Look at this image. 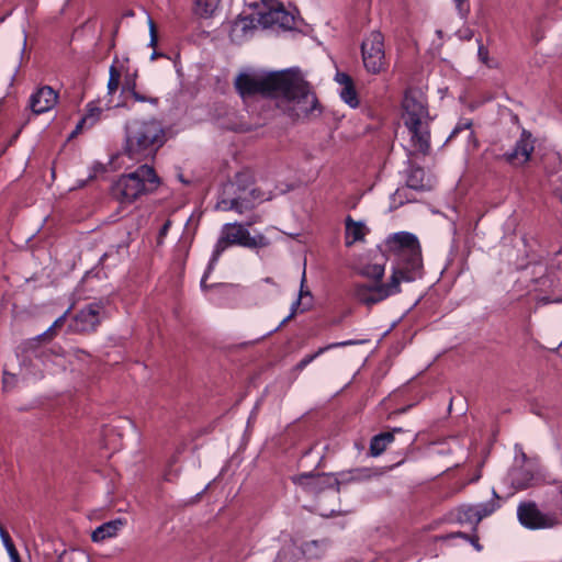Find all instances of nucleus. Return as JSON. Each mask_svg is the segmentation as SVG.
I'll return each mask as SVG.
<instances>
[{"mask_svg": "<svg viewBox=\"0 0 562 562\" xmlns=\"http://www.w3.org/2000/svg\"><path fill=\"white\" fill-rule=\"evenodd\" d=\"M395 255L396 263L392 269L390 280L385 284H355L353 296L358 302L372 306L400 293L402 282H412L420 276L423 268L420 248L402 250Z\"/></svg>", "mask_w": 562, "mask_h": 562, "instance_id": "obj_1", "label": "nucleus"}, {"mask_svg": "<svg viewBox=\"0 0 562 562\" xmlns=\"http://www.w3.org/2000/svg\"><path fill=\"white\" fill-rule=\"evenodd\" d=\"M277 100V108L293 122L308 119L315 111L321 113L315 93L299 71L288 69Z\"/></svg>", "mask_w": 562, "mask_h": 562, "instance_id": "obj_2", "label": "nucleus"}, {"mask_svg": "<svg viewBox=\"0 0 562 562\" xmlns=\"http://www.w3.org/2000/svg\"><path fill=\"white\" fill-rule=\"evenodd\" d=\"M165 142V131L158 120H133L125 125L123 153L130 159L142 161L155 157Z\"/></svg>", "mask_w": 562, "mask_h": 562, "instance_id": "obj_3", "label": "nucleus"}, {"mask_svg": "<svg viewBox=\"0 0 562 562\" xmlns=\"http://www.w3.org/2000/svg\"><path fill=\"white\" fill-rule=\"evenodd\" d=\"M402 108L404 125L411 134L412 146L424 156L428 155L430 151V116L425 95L418 89H407Z\"/></svg>", "mask_w": 562, "mask_h": 562, "instance_id": "obj_4", "label": "nucleus"}, {"mask_svg": "<svg viewBox=\"0 0 562 562\" xmlns=\"http://www.w3.org/2000/svg\"><path fill=\"white\" fill-rule=\"evenodd\" d=\"M160 186L154 167L144 164L134 171L121 175L112 184V195L122 204H131L144 194L153 193Z\"/></svg>", "mask_w": 562, "mask_h": 562, "instance_id": "obj_5", "label": "nucleus"}, {"mask_svg": "<svg viewBox=\"0 0 562 562\" xmlns=\"http://www.w3.org/2000/svg\"><path fill=\"white\" fill-rule=\"evenodd\" d=\"M286 71L288 69L266 75L241 72L235 78L234 86L244 100L258 94L263 98L277 99Z\"/></svg>", "mask_w": 562, "mask_h": 562, "instance_id": "obj_6", "label": "nucleus"}, {"mask_svg": "<svg viewBox=\"0 0 562 562\" xmlns=\"http://www.w3.org/2000/svg\"><path fill=\"white\" fill-rule=\"evenodd\" d=\"M269 239L262 234L251 236L241 223H226L222 226L221 235L214 246L213 262H217L229 246L238 245L249 249H259L269 246Z\"/></svg>", "mask_w": 562, "mask_h": 562, "instance_id": "obj_7", "label": "nucleus"}, {"mask_svg": "<svg viewBox=\"0 0 562 562\" xmlns=\"http://www.w3.org/2000/svg\"><path fill=\"white\" fill-rule=\"evenodd\" d=\"M265 200L263 194L256 188L243 193L236 191V186L224 183L216 202V209L221 211H235L243 214L252 210L258 203Z\"/></svg>", "mask_w": 562, "mask_h": 562, "instance_id": "obj_8", "label": "nucleus"}, {"mask_svg": "<svg viewBox=\"0 0 562 562\" xmlns=\"http://www.w3.org/2000/svg\"><path fill=\"white\" fill-rule=\"evenodd\" d=\"M517 519L524 528L529 530L552 529L560 525V518L555 512H542L532 501L518 504Z\"/></svg>", "mask_w": 562, "mask_h": 562, "instance_id": "obj_9", "label": "nucleus"}, {"mask_svg": "<svg viewBox=\"0 0 562 562\" xmlns=\"http://www.w3.org/2000/svg\"><path fill=\"white\" fill-rule=\"evenodd\" d=\"M257 21L265 29L278 25L283 30H293L296 25L295 16L277 0H262L257 11Z\"/></svg>", "mask_w": 562, "mask_h": 562, "instance_id": "obj_10", "label": "nucleus"}, {"mask_svg": "<svg viewBox=\"0 0 562 562\" xmlns=\"http://www.w3.org/2000/svg\"><path fill=\"white\" fill-rule=\"evenodd\" d=\"M362 60L371 74H379L385 67L384 37L381 32L373 31L361 44Z\"/></svg>", "mask_w": 562, "mask_h": 562, "instance_id": "obj_11", "label": "nucleus"}, {"mask_svg": "<svg viewBox=\"0 0 562 562\" xmlns=\"http://www.w3.org/2000/svg\"><path fill=\"white\" fill-rule=\"evenodd\" d=\"M104 315V304L101 301L87 304L70 319L69 329L76 334L93 333Z\"/></svg>", "mask_w": 562, "mask_h": 562, "instance_id": "obj_12", "label": "nucleus"}, {"mask_svg": "<svg viewBox=\"0 0 562 562\" xmlns=\"http://www.w3.org/2000/svg\"><path fill=\"white\" fill-rule=\"evenodd\" d=\"M533 150L535 139L532 134L524 128L519 138L516 140L514 148L504 154L496 155L495 159L497 161H504L513 167H521L530 160Z\"/></svg>", "mask_w": 562, "mask_h": 562, "instance_id": "obj_13", "label": "nucleus"}, {"mask_svg": "<svg viewBox=\"0 0 562 562\" xmlns=\"http://www.w3.org/2000/svg\"><path fill=\"white\" fill-rule=\"evenodd\" d=\"M294 483L304 486L308 492L321 493L325 490H334L339 493L340 485L338 476L327 473H302L293 479Z\"/></svg>", "mask_w": 562, "mask_h": 562, "instance_id": "obj_14", "label": "nucleus"}, {"mask_svg": "<svg viewBox=\"0 0 562 562\" xmlns=\"http://www.w3.org/2000/svg\"><path fill=\"white\" fill-rule=\"evenodd\" d=\"M58 101V93L49 86H43L33 92L29 100L31 111L38 115L52 110Z\"/></svg>", "mask_w": 562, "mask_h": 562, "instance_id": "obj_15", "label": "nucleus"}, {"mask_svg": "<svg viewBox=\"0 0 562 562\" xmlns=\"http://www.w3.org/2000/svg\"><path fill=\"white\" fill-rule=\"evenodd\" d=\"M406 173V187L408 189L424 192L431 190L430 179L426 177L424 168L415 164L408 162V167L405 170Z\"/></svg>", "mask_w": 562, "mask_h": 562, "instance_id": "obj_16", "label": "nucleus"}, {"mask_svg": "<svg viewBox=\"0 0 562 562\" xmlns=\"http://www.w3.org/2000/svg\"><path fill=\"white\" fill-rule=\"evenodd\" d=\"M387 245L390 250L395 254L401 252L402 250H409L420 248L418 238L416 235L408 232H398L393 234L387 239Z\"/></svg>", "mask_w": 562, "mask_h": 562, "instance_id": "obj_17", "label": "nucleus"}, {"mask_svg": "<svg viewBox=\"0 0 562 562\" xmlns=\"http://www.w3.org/2000/svg\"><path fill=\"white\" fill-rule=\"evenodd\" d=\"M124 525L125 520L122 518L103 522L92 531L91 539L93 542H102L106 539L113 538L119 533Z\"/></svg>", "mask_w": 562, "mask_h": 562, "instance_id": "obj_18", "label": "nucleus"}, {"mask_svg": "<svg viewBox=\"0 0 562 562\" xmlns=\"http://www.w3.org/2000/svg\"><path fill=\"white\" fill-rule=\"evenodd\" d=\"M136 78L137 74L134 72L132 75H126L124 81L122 83V92L128 93L135 102L140 103H150L153 105H158L159 99L157 97L146 95L136 89Z\"/></svg>", "mask_w": 562, "mask_h": 562, "instance_id": "obj_19", "label": "nucleus"}, {"mask_svg": "<svg viewBox=\"0 0 562 562\" xmlns=\"http://www.w3.org/2000/svg\"><path fill=\"white\" fill-rule=\"evenodd\" d=\"M376 475V472L371 468H356L338 474L339 485L349 483H361L370 480Z\"/></svg>", "mask_w": 562, "mask_h": 562, "instance_id": "obj_20", "label": "nucleus"}, {"mask_svg": "<svg viewBox=\"0 0 562 562\" xmlns=\"http://www.w3.org/2000/svg\"><path fill=\"white\" fill-rule=\"evenodd\" d=\"M401 428H393L392 431H385L372 437L370 441V453L373 457L382 454L387 446L394 440V434L400 432Z\"/></svg>", "mask_w": 562, "mask_h": 562, "instance_id": "obj_21", "label": "nucleus"}, {"mask_svg": "<svg viewBox=\"0 0 562 562\" xmlns=\"http://www.w3.org/2000/svg\"><path fill=\"white\" fill-rule=\"evenodd\" d=\"M364 224L362 222H356L350 215L346 218V236L345 243L347 247H350L356 241L363 240L364 238Z\"/></svg>", "mask_w": 562, "mask_h": 562, "instance_id": "obj_22", "label": "nucleus"}, {"mask_svg": "<svg viewBox=\"0 0 562 562\" xmlns=\"http://www.w3.org/2000/svg\"><path fill=\"white\" fill-rule=\"evenodd\" d=\"M103 110L91 101L86 105V113L78 122V130H87L94 126L101 119Z\"/></svg>", "mask_w": 562, "mask_h": 562, "instance_id": "obj_23", "label": "nucleus"}, {"mask_svg": "<svg viewBox=\"0 0 562 562\" xmlns=\"http://www.w3.org/2000/svg\"><path fill=\"white\" fill-rule=\"evenodd\" d=\"M355 344L352 340L347 341H340V342H333L327 346L318 348L314 353L306 355L304 358H302L293 368L294 371L301 372L304 370L311 362H313L316 358H318L321 355H323L325 351L338 347H345Z\"/></svg>", "mask_w": 562, "mask_h": 562, "instance_id": "obj_24", "label": "nucleus"}, {"mask_svg": "<svg viewBox=\"0 0 562 562\" xmlns=\"http://www.w3.org/2000/svg\"><path fill=\"white\" fill-rule=\"evenodd\" d=\"M221 0H194L192 13L201 19H210L214 15Z\"/></svg>", "mask_w": 562, "mask_h": 562, "instance_id": "obj_25", "label": "nucleus"}, {"mask_svg": "<svg viewBox=\"0 0 562 562\" xmlns=\"http://www.w3.org/2000/svg\"><path fill=\"white\" fill-rule=\"evenodd\" d=\"M472 125H473V121L471 119L459 120V122L453 127V130L447 140L454 138L462 131L469 130L470 131L469 140L473 142V146H474V148H476L479 145V142H477L474 131L472 130Z\"/></svg>", "mask_w": 562, "mask_h": 562, "instance_id": "obj_26", "label": "nucleus"}, {"mask_svg": "<svg viewBox=\"0 0 562 562\" xmlns=\"http://www.w3.org/2000/svg\"><path fill=\"white\" fill-rule=\"evenodd\" d=\"M457 520L460 524H471L474 526V529L480 524L472 505L460 506L457 512Z\"/></svg>", "mask_w": 562, "mask_h": 562, "instance_id": "obj_27", "label": "nucleus"}, {"mask_svg": "<svg viewBox=\"0 0 562 562\" xmlns=\"http://www.w3.org/2000/svg\"><path fill=\"white\" fill-rule=\"evenodd\" d=\"M340 98L345 103H347L352 109L359 106V99L357 90L355 88V83L342 87L340 91Z\"/></svg>", "mask_w": 562, "mask_h": 562, "instance_id": "obj_28", "label": "nucleus"}, {"mask_svg": "<svg viewBox=\"0 0 562 562\" xmlns=\"http://www.w3.org/2000/svg\"><path fill=\"white\" fill-rule=\"evenodd\" d=\"M385 269L383 265H368L362 269V276L370 278L375 281V284H382V278L384 276Z\"/></svg>", "mask_w": 562, "mask_h": 562, "instance_id": "obj_29", "label": "nucleus"}, {"mask_svg": "<svg viewBox=\"0 0 562 562\" xmlns=\"http://www.w3.org/2000/svg\"><path fill=\"white\" fill-rule=\"evenodd\" d=\"M472 506L475 510V516L480 522L483 518L492 515L497 509L498 504L495 501H488Z\"/></svg>", "mask_w": 562, "mask_h": 562, "instance_id": "obj_30", "label": "nucleus"}, {"mask_svg": "<svg viewBox=\"0 0 562 562\" xmlns=\"http://www.w3.org/2000/svg\"><path fill=\"white\" fill-rule=\"evenodd\" d=\"M227 183L235 184L237 192L243 191V193H246V191L250 190L252 177L247 171L238 172L235 176V180L228 181Z\"/></svg>", "mask_w": 562, "mask_h": 562, "instance_id": "obj_31", "label": "nucleus"}, {"mask_svg": "<svg viewBox=\"0 0 562 562\" xmlns=\"http://www.w3.org/2000/svg\"><path fill=\"white\" fill-rule=\"evenodd\" d=\"M533 475L526 470H518L514 476L513 483L517 488L525 490L530 486Z\"/></svg>", "mask_w": 562, "mask_h": 562, "instance_id": "obj_32", "label": "nucleus"}, {"mask_svg": "<svg viewBox=\"0 0 562 562\" xmlns=\"http://www.w3.org/2000/svg\"><path fill=\"white\" fill-rule=\"evenodd\" d=\"M120 80H121V72L120 70L114 67V66H111L110 67V77H109V81H108V91L110 94L114 93L119 86H120Z\"/></svg>", "mask_w": 562, "mask_h": 562, "instance_id": "obj_33", "label": "nucleus"}, {"mask_svg": "<svg viewBox=\"0 0 562 562\" xmlns=\"http://www.w3.org/2000/svg\"><path fill=\"white\" fill-rule=\"evenodd\" d=\"M216 263L217 262H213V256H211L209 265L206 267V270L204 271V274H203V277H202V279L200 281V286H201L202 291H207L211 288H215V286H220L221 285V284H217V283L216 284H207L206 283V280L209 279V277H210L211 272L213 271V269H214ZM222 285L223 286H227L226 284H222Z\"/></svg>", "mask_w": 562, "mask_h": 562, "instance_id": "obj_34", "label": "nucleus"}, {"mask_svg": "<svg viewBox=\"0 0 562 562\" xmlns=\"http://www.w3.org/2000/svg\"><path fill=\"white\" fill-rule=\"evenodd\" d=\"M69 313V308L61 315L59 316L53 324L52 326L44 333L40 334L37 337H36V340H40L44 337H52L53 334H54V330L56 328H59L63 326V324L65 323L66 321V317H67V314Z\"/></svg>", "mask_w": 562, "mask_h": 562, "instance_id": "obj_35", "label": "nucleus"}, {"mask_svg": "<svg viewBox=\"0 0 562 562\" xmlns=\"http://www.w3.org/2000/svg\"><path fill=\"white\" fill-rule=\"evenodd\" d=\"M454 2L458 14L462 19H467L470 13V0H452Z\"/></svg>", "mask_w": 562, "mask_h": 562, "instance_id": "obj_36", "label": "nucleus"}, {"mask_svg": "<svg viewBox=\"0 0 562 562\" xmlns=\"http://www.w3.org/2000/svg\"><path fill=\"white\" fill-rule=\"evenodd\" d=\"M273 562H297V560L292 549H282Z\"/></svg>", "mask_w": 562, "mask_h": 562, "instance_id": "obj_37", "label": "nucleus"}, {"mask_svg": "<svg viewBox=\"0 0 562 562\" xmlns=\"http://www.w3.org/2000/svg\"><path fill=\"white\" fill-rule=\"evenodd\" d=\"M300 305H301V301H300V297H297V299H296V301H295V302H293V304H292V306H291V312H290V314H289V315H288V316H286V317H285L281 323H280V325H279L277 328H274V329L272 330V333H273V331H277V330H278V329H280L283 325H285L290 319H292V318L296 315V313H297V308H299V306H300Z\"/></svg>", "mask_w": 562, "mask_h": 562, "instance_id": "obj_38", "label": "nucleus"}, {"mask_svg": "<svg viewBox=\"0 0 562 562\" xmlns=\"http://www.w3.org/2000/svg\"><path fill=\"white\" fill-rule=\"evenodd\" d=\"M335 80L341 87H346V86H349V85L353 83L352 78L348 74H346V72H337L336 76H335Z\"/></svg>", "mask_w": 562, "mask_h": 562, "instance_id": "obj_39", "label": "nucleus"}, {"mask_svg": "<svg viewBox=\"0 0 562 562\" xmlns=\"http://www.w3.org/2000/svg\"><path fill=\"white\" fill-rule=\"evenodd\" d=\"M149 35H150L149 45L154 47V46H156L158 40H157V31H156L155 23L150 19H149Z\"/></svg>", "mask_w": 562, "mask_h": 562, "instance_id": "obj_40", "label": "nucleus"}, {"mask_svg": "<svg viewBox=\"0 0 562 562\" xmlns=\"http://www.w3.org/2000/svg\"><path fill=\"white\" fill-rule=\"evenodd\" d=\"M468 541L473 546L476 551H482L483 547L479 542V537L476 533L470 535Z\"/></svg>", "mask_w": 562, "mask_h": 562, "instance_id": "obj_41", "label": "nucleus"}, {"mask_svg": "<svg viewBox=\"0 0 562 562\" xmlns=\"http://www.w3.org/2000/svg\"><path fill=\"white\" fill-rule=\"evenodd\" d=\"M477 54H479V57L485 61L487 59V55H488V52L487 49L481 44L479 45V50H477Z\"/></svg>", "mask_w": 562, "mask_h": 562, "instance_id": "obj_42", "label": "nucleus"}, {"mask_svg": "<svg viewBox=\"0 0 562 562\" xmlns=\"http://www.w3.org/2000/svg\"><path fill=\"white\" fill-rule=\"evenodd\" d=\"M304 282H305V272H303V277H302V281H301V290H300V294H299L300 301H301V300H302V297H303V296H305V295L311 296V292H310V291H305V290H303Z\"/></svg>", "mask_w": 562, "mask_h": 562, "instance_id": "obj_43", "label": "nucleus"}, {"mask_svg": "<svg viewBox=\"0 0 562 562\" xmlns=\"http://www.w3.org/2000/svg\"><path fill=\"white\" fill-rule=\"evenodd\" d=\"M404 189H397L394 194L392 195V199L394 202H396V196L400 198L398 200V204H403V200H402V193H403Z\"/></svg>", "mask_w": 562, "mask_h": 562, "instance_id": "obj_44", "label": "nucleus"}, {"mask_svg": "<svg viewBox=\"0 0 562 562\" xmlns=\"http://www.w3.org/2000/svg\"><path fill=\"white\" fill-rule=\"evenodd\" d=\"M170 227V221H167L159 231V236L162 237L168 233V229Z\"/></svg>", "mask_w": 562, "mask_h": 562, "instance_id": "obj_45", "label": "nucleus"}, {"mask_svg": "<svg viewBox=\"0 0 562 562\" xmlns=\"http://www.w3.org/2000/svg\"><path fill=\"white\" fill-rule=\"evenodd\" d=\"M260 221V216L259 215H254L249 221H247L244 225L245 227L247 228V226H251L252 224L257 223Z\"/></svg>", "mask_w": 562, "mask_h": 562, "instance_id": "obj_46", "label": "nucleus"}, {"mask_svg": "<svg viewBox=\"0 0 562 562\" xmlns=\"http://www.w3.org/2000/svg\"><path fill=\"white\" fill-rule=\"evenodd\" d=\"M454 537H459V538H463V539L468 540L470 535L461 532V531H458V532L451 533L449 536V538H454Z\"/></svg>", "mask_w": 562, "mask_h": 562, "instance_id": "obj_47", "label": "nucleus"}, {"mask_svg": "<svg viewBox=\"0 0 562 562\" xmlns=\"http://www.w3.org/2000/svg\"><path fill=\"white\" fill-rule=\"evenodd\" d=\"M68 557V552L66 550H64L57 558V562H65V560L67 559Z\"/></svg>", "mask_w": 562, "mask_h": 562, "instance_id": "obj_48", "label": "nucleus"}, {"mask_svg": "<svg viewBox=\"0 0 562 562\" xmlns=\"http://www.w3.org/2000/svg\"><path fill=\"white\" fill-rule=\"evenodd\" d=\"M83 130H78V124L76 125L75 130L70 134V138L75 137L77 134L81 133Z\"/></svg>", "mask_w": 562, "mask_h": 562, "instance_id": "obj_49", "label": "nucleus"}, {"mask_svg": "<svg viewBox=\"0 0 562 562\" xmlns=\"http://www.w3.org/2000/svg\"><path fill=\"white\" fill-rule=\"evenodd\" d=\"M555 299L551 300L549 297H543L541 301L544 303V304H549V303H555L554 302Z\"/></svg>", "mask_w": 562, "mask_h": 562, "instance_id": "obj_50", "label": "nucleus"}, {"mask_svg": "<svg viewBox=\"0 0 562 562\" xmlns=\"http://www.w3.org/2000/svg\"><path fill=\"white\" fill-rule=\"evenodd\" d=\"M158 56H160V54H158L157 52H154L150 56V59L154 60L156 59Z\"/></svg>", "mask_w": 562, "mask_h": 562, "instance_id": "obj_51", "label": "nucleus"}, {"mask_svg": "<svg viewBox=\"0 0 562 562\" xmlns=\"http://www.w3.org/2000/svg\"><path fill=\"white\" fill-rule=\"evenodd\" d=\"M265 282H267V283H271V284H272V283H273V280H272L270 277H267V278L265 279Z\"/></svg>", "mask_w": 562, "mask_h": 562, "instance_id": "obj_52", "label": "nucleus"}, {"mask_svg": "<svg viewBox=\"0 0 562 562\" xmlns=\"http://www.w3.org/2000/svg\"><path fill=\"white\" fill-rule=\"evenodd\" d=\"M554 302H557V303H562V295H561V296H559V297H555Z\"/></svg>", "mask_w": 562, "mask_h": 562, "instance_id": "obj_53", "label": "nucleus"}, {"mask_svg": "<svg viewBox=\"0 0 562 562\" xmlns=\"http://www.w3.org/2000/svg\"><path fill=\"white\" fill-rule=\"evenodd\" d=\"M559 492H560V494L562 495V483H561V485L559 486Z\"/></svg>", "mask_w": 562, "mask_h": 562, "instance_id": "obj_54", "label": "nucleus"}, {"mask_svg": "<svg viewBox=\"0 0 562 562\" xmlns=\"http://www.w3.org/2000/svg\"><path fill=\"white\" fill-rule=\"evenodd\" d=\"M560 201H561V203H562V193H561V195H560Z\"/></svg>", "mask_w": 562, "mask_h": 562, "instance_id": "obj_55", "label": "nucleus"}]
</instances>
